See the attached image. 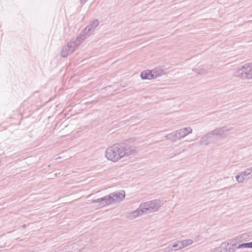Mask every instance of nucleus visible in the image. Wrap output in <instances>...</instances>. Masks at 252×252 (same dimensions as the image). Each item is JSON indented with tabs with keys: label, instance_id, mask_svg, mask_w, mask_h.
<instances>
[{
	"label": "nucleus",
	"instance_id": "obj_21",
	"mask_svg": "<svg viewBox=\"0 0 252 252\" xmlns=\"http://www.w3.org/2000/svg\"><path fill=\"white\" fill-rule=\"evenodd\" d=\"M26 227V224H23V225H22V227L23 228H25Z\"/></svg>",
	"mask_w": 252,
	"mask_h": 252
},
{
	"label": "nucleus",
	"instance_id": "obj_5",
	"mask_svg": "<svg viewBox=\"0 0 252 252\" xmlns=\"http://www.w3.org/2000/svg\"><path fill=\"white\" fill-rule=\"evenodd\" d=\"M236 76L243 79H252V63H246L238 68Z\"/></svg>",
	"mask_w": 252,
	"mask_h": 252
},
{
	"label": "nucleus",
	"instance_id": "obj_20",
	"mask_svg": "<svg viewBox=\"0 0 252 252\" xmlns=\"http://www.w3.org/2000/svg\"><path fill=\"white\" fill-rule=\"evenodd\" d=\"M88 0H80V2L82 4H84L85 3H86L87 2Z\"/></svg>",
	"mask_w": 252,
	"mask_h": 252
},
{
	"label": "nucleus",
	"instance_id": "obj_1",
	"mask_svg": "<svg viewBox=\"0 0 252 252\" xmlns=\"http://www.w3.org/2000/svg\"><path fill=\"white\" fill-rule=\"evenodd\" d=\"M130 143L129 140H125L109 147L105 151L106 158L117 162L123 157L133 154L135 150Z\"/></svg>",
	"mask_w": 252,
	"mask_h": 252
},
{
	"label": "nucleus",
	"instance_id": "obj_19",
	"mask_svg": "<svg viewBox=\"0 0 252 252\" xmlns=\"http://www.w3.org/2000/svg\"><path fill=\"white\" fill-rule=\"evenodd\" d=\"M193 70L196 73H198V74H200V73H202V72H201L200 71H198V69L197 68H195L194 69H193Z\"/></svg>",
	"mask_w": 252,
	"mask_h": 252
},
{
	"label": "nucleus",
	"instance_id": "obj_15",
	"mask_svg": "<svg viewBox=\"0 0 252 252\" xmlns=\"http://www.w3.org/2000/svg\"><path fill=\"white\" fill-rule=\"evenodd\" d=\"M151 72V75L153 77V79H156L157 77L161 75V71L157 69L150 70Z\"/></svg>",
	"mask_w": 252,
	"mask_h": 252
},
{
	"label": "nucleus",
	"instance_id": "obj_10",
	"mask_svg": "<svg viewBox=\"0 0 252 252\" xmlns=\"http://www.w3.org/2000/svg\"><path fill=\"white\" fill-rule=\"evenodd\" d=\"M178 135V138L181 139L184 138L188 134L192 132V129L190 127L181 128L179 130H176Z\"/></svg>",
	"mask_w": 252,
	"mask_h": 252
},
{
	"label": "nucleus",
	"instance_id": "obj_2",
	"mask_svg": "<svg viewBox=\"0 0 252 252\" xmlns=\"http://www.w3.org/2000/svg\"><path fill=\"white\" fill-rule=\"evenodd\" d=\"M162 205L161 202L158 199H155L142 203L138 209L129 214L128 218L130 219H134L143 214L157 212Z\"/></svg>",
	"mask_w": 252,
	"mask_h": 252
},
{
	"label": "nucleus",
	"instance_id": "obj_3",
	"mask_svg": "<svg viewBox=\"0 0 252 252\" xmlns=\"http://www.w3.org/2000/svg\"><path fill=\"white\" fill-rule=\"evenodd\" d=\"M231 129V128H228L227 126L217 128L204 136L200 140L199 143L200 144L207 145L211 143L215 142L219 137H225L226 136L225 132Z\"/></svg>",
	"mask_w": 252,
	"mask_h": 252
},
{
	"label": "nucleus",
	"instance_id": "obj_14",
	"mask_svg": "<svg viewBox=\"0 0 252 252\" xmlns=\"http://www.w3.org/2000/svg\"><path fill=\"white\" fill-rule=\"evenodd\" d=\"M183 248V246H182L181 244L179 243V241H178L177 244H173L171 247V245H170L168 248V251H169V252L173 250V249L175 251H177L178 250H180V249H182Z\"/></svg>",
	"mask_w": 252,
	"mask_h": 252
},
{
	"label": "nucleus",
	"instance_id": "obj_12",
	"mask_svg": "<svg viewBox=\"0 0 252 252\" xmlns=\"http://www.w3.org/2000/svg\"><path fill=\"white\" fill-rule=\"evenodd\" d=\"M140 76L143 80H151L153 79L150 70H146L142 71L141 73Z\"/></svg>",
	"mask_w": 252,
	"mask_h": 252
},
{
	"label": "nucleus",
	"instance_id": "obj_6",
	"mask_svg": "<svg viewBox=\"0 0 252 252\" xmlns=\"http://www.w3.org/2000/svg\"><path fill=\"white\" fill-rule=\"evenodd\" d=\"M98 25L99 22L97 20H94L91 22L90 24L78 35L81 41H84L85 39L92 34Z\"/></svg>",
	"mask_w": 252,
	"mask_h": 252
},
{
	"label": "nucleus",
	"instance_id": "obj_9",
	"mask_svg": "<svg viewBox=\"0 0 252 252\" xmlns=\"http://www.w3.org/2000/svg\"><path fill=\"white\" fill-rule=\"evenodd\" d=\"M252 172V167L248 168L244 172H241L236 176V179L239 183H242L245 177L248 176Z\"/></svg>",
	"mask_w": 252,
	"mask_h": 252
},
{
	"label": "nucleus",
	"instance_id": "obj_11",
	"mask_svg": "<svg viewBox=\"0 0 252 252\" xmlns=\"http://www.w3.org/2000/svg\"><path fill=\"white\" fill-rule=\"evenodd\" d=\"M165 137L168 139L170 140L172 142H175L177 140H179V138H178V135L177 131H174L166 136Z\"/></svg>",
	"mask_w": 252,
	"mask_h": 252
},
{
	"label": "nucleus",
	"instance_id": "obj_13",
	"mask_svg": "<svg viewBox=\"0 0 252 252\" xmlns=\"http://www.w3.org/2000/svg\"><path fill=\"white\" fill-rule=\"evenodd\" d=\"M225 244H222L220 247L211 250L210 252H230V249L225 248Z\"/></svg>",
	"mask_w": 252,
	"mask_h": 252
},
{
	"label": "nucleus",
	"instance_id": "obj_7",
	"mask_svg": "<svg viewBox=\"0 0 252 252\" xmlns=\"http://www.w3.org/2000/svg\"><path fill=\"white\" fill-rule=\"evenodd\" d=\"M91 202L92 203H99L98 207L99 208H102L112 203L111 197L110 194L97 199H93Z\"/></svg>",
	"mask_w": 252,
	"mask_h": 252
},
{
	"label": "nucleus",
	"instance_id": "obj_18",
	"mask_svg": "<svg viewBox=\"0 0 252 252\" xmlns=\"http://www.w3.org/2000/svg\"><path fill=\"white\" fill-rule=\"evenodd\" d=\"M185 149L183 148H180L179 150H175L173 154H171V158L173 157L176 155H179L181 153L184 152Z\"/></svg>",
	"mask_w": 252,
	"mask_h": 252
},
{
	"label": "nucleus",
	"instance_id": "obj_4",
	"mask_svg": "<svg viewBox=\"0 0 252 252\" xmlns=\"http://www.w3.org/2000/svg\"><path fill=\"white\" fill-rule=\"evenodd\" d=\"M83 41H81V39L78 36L76 39L74 41H71L65 44L61 51V55L63 58H66L69 55L74 51L75 48L79 46Z\"/></svg>",
	"mask_w": 252,
	"mask_h": 252
},
{
	"label": "nucleus",
	"instance_id": "obj_8",
	"mask_svg": "<svg viewBox=\"0 0 252 252\" xmlns=\"http://www.w3.org/2000/svg\"><path fill=\"white\" fill-rule=\"evenodd\" d=\"M109 194L111 197L112 203L119 202L124 199L125 197V191L122 190L119 191L112 192Z\"/></svg>",
	"mask_w": 252,
	"mask_h": 252
},
{
	"label": "nucleus",
	"instance_id": "obj_17",
	"mask_svg": "<svg viewBox=\"0 0 252 252\" xmlns=\"http://www.w3.org/2000/svg\"><path fill=\"white\" fill-rule=\"evenodd\" d=\"M193 243V241L190 239H187L183 241H179V243L181 244L183 248L191 245Z\"/></svg>",
	"mask_w": 252,
	"mask_h": 252
},
{
	"label": "nucleus",
	"instance_id": "obj_16",
	"mask_svg": "<svg viewBox=\"0 0 252 252\" xmlns=\"http://www.w3.org/2000/svg\"><path fill=\"white\" fill-rule=\"evenodd\" d=\"M237 249L252 248V241L248 243H244L239 244L236 247Z\"/></svg>",
	"mask_w": 252,
	"mask_h": 252
}]
</instances>
